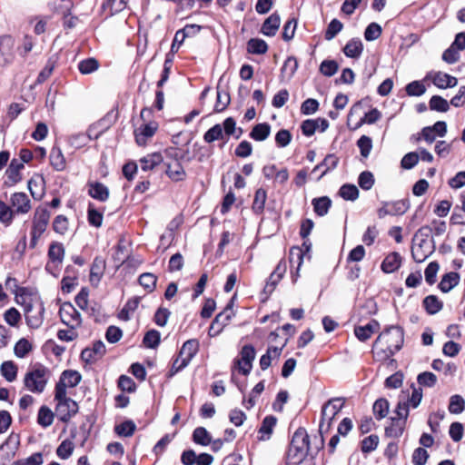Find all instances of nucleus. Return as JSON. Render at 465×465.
Returning <instances> with one entry per match:
<instances>
[{
    "label": "nucleus",
    "mask_w": 465,
    "mask_h": 465,
    "mask_svg": "<svg viewBox=\"0 0 465 465\" xmlns=\"http://www.w3.org/2000/svg\"><path fill=\"white\" fill-rule=\"evenodd\" d=\"M403 379V372L398 371L385 379L384 387L387 389H398L402 386Z\"/></svg>",
    "instance_id": "69168bd1"
},
{
    "label": "nucleus",
    "mask_w": 465,
    "mask_h": 465,
    "mask_svg": "<svg viewBox=\"0 0 465 465\" xmlns=\"http://www.w3.org/2000/svg\"><path fill=\"white\" fill-rule=\"evenodd\" d=\"M311 450L310 436L303 427H299L292 434V465L301 464Z\"/></svg>",
    "instance_id": "7ed1b4c3"
},
{
    "label": "nucleus",
    "mask_w": 465,
    "mask_h": 465,
    "mask_svg": "<svg viewBox=\"0 0 465 465\" xmlns=\"http://www.w3.org/2000/svg\"><path fill=\"white\" fill-rule=\"evenodd\" d=\"M440 264L437 261L430 262L424 270L425 281L429 285H433L437 281V273Z\"/></svg>",
    "instance_id": "13d9d810"
},
{
    "label": "nucleus",
    "mask_w": 465,
    "mask_h": 465,
    "mask_svg": "<svg viewBox=\"0 0 465 465\" xmlns=\"http://www.w3.org/2000/svg\"><path fill=\"white\" fill-rule=\"evenodd\" d=\"M10 205L15 214H25L31 208V201L25 193L17 192L11 195Z\"/></svg>",
    "instance_id": "f8f14e48"
},
{
    "label": "nucleus",
    "mask_w": 465,
    "mask_h": 465,
    "mask_svg": "<svg viewBox=\"0 0 465 465\" xmlns=\"http://www.w3.org/2000/svg\"><path fill=\"white\" fill-rule=\"evenodd\" d=\"M432 228L430 225H423L419 228L413 237L412 243L417 244L420 251L425 248V243H428V240L432 236Z\"/></svg>",
    "instance_id": "c756f323"
},
{
    "label": "nucleus",
    "mask_w": 465,
    "mask_h": 465,
    "mask_svg": "<svg viewBox=\"0 0 465 465\" xmlns=\"http://www.w3.org/2000/svg\"><path fill=\"white\" fill-rule=\"evenodd\" d=\"M280 24V15L277 13H273L265 19L261 31L264 35L274 36L279 29Z\"/></svg>",
    "instance_id": "cd10ccee"
},
{
    "label": "nucleus",
    "mask_w": 465,
    "mask_h": 465,
    "mask_svg": "<svg viewBox=\"0 0 465 465\" xmlns=\"http://www.w3.org/2000/svg\"><path fill=\"white\" fill-rule=\"evenodd\" d=\"M374 183V175L371 171H362L358 176V184L363 191L371 190Z\"/></svg>",
    "instance_id": "052dcab7"
},
{
    "label": "nucleus",
    "mask_w": 465,
    "mask_h": 465,
    "mask_svg": "<svg viewBox=\"0 0 465 465\" xmlns=\"http://www.w3.org/2000/svg\"><path fill=\"white\" fill-rule=\"evenodd\" d=\"M262 173L266 179L272 180L275 185L285 184L289 179L288 169L278 168L275 164L265 165Z\"/></svg>",
    "instance_id": "9b49d317"
},
{
    "label": "nucleus",
    "mask_w": 465,
    "mask_h": 465,
    "mask_svg": "<svg viewBox=\"0 0 465 465\" xmlns=\"http://www.w3.org/2000/svg\"><path fill=\"white\" fill-rule=\"evenodd\" d=\"M276 422H277V419L272 415L266 416L263 419L262 425L259 429V433L262 434V436L260 437L261 440H265L270 439V437L272 433V430H273L274 426L276 425Z\"/></svg>",
    "instance_id": "e433bc0d"
},
{
    "label": "nucleus",
    "mask_w": 465,
    "mask_h": 465,
    "mask_svg": "<svg viewBox=\"0 0 465 465\" xmlns=\"http://www.w3.org/2000/svg\"><path fill=\"white\" fill-rule=\"evenodd\" d=\"M15 213L11 205L9 206L5 202L0 201V222L5 226H9L15 217Z\"/></svg>",
    "instance_id": "bf43d9fd"
},
{
    "label": "nucleus",
    "mask_w": 465,
    "mask_h": 465,
    "mask_svg": "<svg viewBox=\"0 0 465 465\" xmlns=\"http://www.w3.org/2000/svg\"><path fill=\"white\" fill-rule=\"evenodd\" d=\"M406 94L409 96H421L426 92L425 84L420 80H414L405 86Z\"/></svg>",
    "instance_id": "5fc2aeb1"
},
{
    "label": "nucleus",
    "mask_w": 465,
    "mask_h": 465,
    "mask_svg": "<svg viewBox=\"0 0 465 465\" xmlns=\"http://www.w3.org/2000/svg\"><path fill=\"white\" fill-rule=\"evenodd\" d=\"M24 167L25 165L23 163H20L18 159L14 158L5 171L7 179L4 183L5 185L13 186L19 183L22 180L20 171L24 169Z\"/></svg>",
    "instance_id": "f3484780"
},
{
    "label": "nucleus",
    "mask_w": 465,
    "mask_h": 465,
    "mask_svg": "<svg viewBox=\"0 0 465 465\" xmlns=\"http://www.w3.org/2000/svg\"><path fill=\"white\" fill-rule=\"evenodd\" d=\"M287 270L286 262L281 261L274 271L271 273L264 288H263V294H265V299L274 291L276 285L281 281V279L283 277Z\"/></svg>",
    "instance_id": "4468645a"
},
{
    "label": "nucleus",
    "mask_w": 465,
    "mask_h": 465,
    "mask_svg": "<svg viewBox=\"0 0 465 465\" xmlns=\"http://www.w3.org/2000/svg\"><path fill=\"white\" fill-rule=\"evenodd\" d=\"M127 6V0H105L102 5L104 11L109 10L108 15L113 16L124 10Z\"/></svg>",
    "instance_id": "ea45409f"
},
{
    "label": "nucleus",
    "mask_w": 465,
    "mask_h": 465,
    "mask_svg": "<svg viewBox=\"0 0 465 465\" xmlns=\"http://www.w3.org/2000/svg\"><path fill=\"white\" fill-rule=\"evenodd\" d=\"M433 84L439 89L452 88L458 84V79L448 73L436 72L434 74Z\"/></svg>",
    "instance_id": "bb28decb"
},
{
    "label": "nucleus",
    "mask_w": 465,
    "mask_h": 465,
    "mask_svg": "<svg viewBox=\"0 0 465 465\" xmlns=\"http://www.w3.org/2000/svg\"><path fill=\"white\" fill-rule=\"evenodd\" d=\"M267 199L266 191L262 188H259L255 192L253 203H252V211L255 213H262L264 210L265 202Z\"/></svg>",
    "instance_id": "864d4df0"
},
{
    "label": "nucleus",
    "mask_w": 465,
    "mask_h": 465,
    "mask_svg": "<svg viewBox=\"0 0 465 465\" xmlns=\"http://www.w3.org/2000/svg\"><path fill=\"white\" fill-rule=\"evenodd\" d=\"M63 5L61 6V13L63 15V25L64 28L73 29L76 26L79 22V18L75 15H72L71 8L73 4L69 0H63Z\"/></svg>",
    "instance_id": "a878e982"
},
{
    "label": "nucleus",
    "mask_w": 465,
    "mask_h": 465,
    "mask_svg": "<svg viewBox=\"0 0 465 465\" xmlns=\"http://www.w3.org/2000/svg\"><path fill=\"white\" fill-rule=\"evenodd\" d=\"M247 50L251 54H262L268 50L266 42L259 38H252L247 43Z\"/></svg>",
    "instance_id": "8fccbe9b"
},
{
    "label": "nucleus",
    "mask_w": 465,
    "mask_h": 465,
    "mask_svg": "<svg viewBox=\"0 0 465 465\" xmlns=\"http://www.w3.org/2000/svg\"><path fill=\"white\" fill-rule=\"evenodd\" d=\"M356 145L358 146L361 155L363 158H367L372 149V140L370 136L366 134H362L356 142Z\"/></svg>",
    "instance_id": "680f3d73"
},
{
    "label": "nucleus",
    "mask_w": 465,
    "mask_h": 465,
    "mask_svg": "<svg viewBox=\"0 0 465 465\" xmlns=\"http://www.w3.org/2000/svg\"><path fill=\"white\" fill-rule=\"evenodd\" d=\"M204 142L211 143L217 140H225L223 127L221 124H217L211 127L204 134H203Z\"/></svg>",
    "instance_id": "603ef678"
},
{
    "label": "nucleus",
    "mask_w": 465,
    "mask_h": 465,
    "mask_svg": "<svg viewBox=\"0 0 465 465\" xmlns=\"http://www.w3.org/2000/svg\"><path fill=\"white\" fill-rule=\"evenodd\" d=\"M342 52L348 58L358 59L363 52L362 41L358 37L350 39L342 48Z\"/></svg>",
    "instance_id": "b1692460"
},
{
    "label": "nucleus",
    "mask_w": 465,
    "mask_h": 465,
    "mask_svg": "<svg viewBox=\"0 0 465 465\" xmlns=\"http://www.w3.org/2000/svg\"><path fill=\"white\" fill-rule=\"evenodd\" d=\"M450 102L439 94H434L429 101V108L431 111L446 113L450 110Z\"/></svg>",
    "instance_id": "79ce46f5"
},
{
    "label": "nucleus",
    "mask_w": 465,
    "mask_h": 465,
    "mask_svg": "<svg viewBox=\"0 0 465 465\" xmlns=\"http://www.w3.org/2000/svg\"><path fill=\"white\" fill-rule=\"evenodd\" d=\"M402 257L398 252L389 253L382 261L381 269L384 273H392L399 270Z\"/></svg>",
    "instance_id": "412c9836"
},
{
    "label": "nucleus",
    "mask_w": 465,
    "mask_h": 465,
    "mask_svg": "<svg viewBox=\"0 0 465 465\" xmlns=\"http://www.w3.org/2000/svg\"><path fill=\"white\" fill-rule=\"evenodd\" d=\"M193 440L196 444L207 446L211 444L212 437L205 428L197 427L193 432Z\"/></svg>",
    "instance_id": "49530a36"
},
{
    "label": "nucleus",
    "mask_w": 465,
    "mask_h": 465,
    "mask_svg": "<svg viewBox=\"0 0 465 465\" xmlns=\"http://www.w3.org/2000/svg\"><path fill=\"white\" fill-rule=\"evenodd\" d=\"M345 399L342 397H336L328 400L322 407L321 410V420L319 424V439L316 445V451L312 454V458H314L318 452L324 448L325 439H323V422L328 417V410L331 409V416L329 420H334L335 417L339 414L341 409L344 407Z\"/></svg>",
    "instance_id": "f257e3e1"
},
{
    "label": "nucleus",
    "mask_w": 465,
    "mask_h": 465,
    "mask_svg": "<svg viewBox=\"0 0 465 465\" xmlns=\"http://www.w3.org/2000/svg\"><path fill=\"white\" fill-rule=\"evenodd\" d=\"M343 29V24L337 18H333L328 24L324 31V39L331 41L337 36V35Z\"/></svg>",
    "instance_id": "a18cd8bd"
},
{
    "label": "nucleus",
    "mask_w": 465,
    "mask_h": 465,
    "mask_svg": "<svg viewBox=\"0 0 465 465\" xmlns=\"http://www.w3.org/2000/svg\"><path fill=\"white\" fill-rule=\"evenodd\" d=\"M165 173L173 182H181L186 178V173L181 162H166Z\"/></svg>",
    "instance_id": "393cba45"
},
{
    "label": "nucleus",
    "mask_w": 465,
    "mask_h": 465,
    "mask_svg": "<svg viewBox=\"0 0 465 465\" xmlns=\"http://www.w3.org/2000/svg\"><path fill=\"white\" fill-rule=\"evenodd\" d=\"M61 322L74 330L81 325V314L70 302H64L59 310Z\"/></svg>",
    "instance_id": "6e6552de"
},
{
    "label": "nucleus",
    "mask_w": 465,
    "mask_h": 465,
    "mask_svg": "<svg viewBox=\"0 0 465 465\" xmlns=\"http://www.w3.org/2000/svg\"><path fill=\"white\" fill-rule=\"evenodd\" d=\"M394 347V351H401L404 344V329L400 325H389L379 334L373 341L372 350L377 349L380 342Z\"/></svg>",
    "instance_id": "20e7f679"
},
{
    "label": "nucleus",
    "mask_w": 465,
    "mask_h": 465,
    "mask_svg": "<svg viewBox=\"0 0 465 465\" xmlns=\"http://www.w3.org/2000/svg\"><path fill=\"white\" fill-rule=\"evenodd\" d=\"M50 163L54 170L61 172L65 169L66 162L65 158L59 147L54 146L49 155Z\"/></svg>",
    "instance_id": "72a5a7b5"
},
{
    "label": "nucleus",
    "mask_w": 465,
    "mask_h": 465,
    "mask_svg": "<svg viewBox=\"0 0 465 465\" xmlns=\"http://www.w3.org/2000/svg\"><path fill=\"white\" fill-rule=\"evenodd\" d=\"M312 242L310 241V239H308V237L305 240H303L302 247L292 245V250L297 249L300 252L298 253L297 273L299 272V270L302 264L303 263L304 258L306 257L308 260L312 259Z\"/></svg>",
    "instance_id": "4c0bfd02"
},
{
    "label": "nucleus",
    "mask_w": 465,
    "mask_h": 465,
    "mask_svg": "<svg viewBox=\"0 0 465 465\" xmlns=\"http://www.w3.org/2000/svg\"><path fill=\"white\" fill-rule=\"evenodd\" d=\"M331 203V199L327 195L315 197L312 200L313 212L320 217H322L329 213Z\"/></svg>",
    "instance_id": "c85d7f7f"
},
{
    "label": "nucleus",
    "mask_w": 465,
    "mask_h": 465,
    "mask_svg": "<svg viewBox=\"0 0 465 465\" xmlns=\"http://www.w3.org/2000/svg\"><path fill=\"white\" fill-rule=\"evenodd\" d=\"M340 64L335 59H324L319 66V72L326 77H331L339 71Z\"/></svg>",
    "instance_id": "58836bf2"
},
{
    "label": "nucleus",
    "mask_w": 465,
    "mask_h": 465,
    "mask_svg": "<svg viewBox=\"0 0 465 465\" xmlns=\"http://www.w3.org/2000/svg\"><path fill=\"white\" fill-rule=\"evenodd\" d=\"M448 410L451 414H460L465 410V401L462 396L454 394L450 398Z\"/></svg>",
    "instance_id": "6e6d98bb"
},
{
    "label": "nucleus",
    "mask_w": 465,
    "mask_h": 465,
    "mask_svg": "<svg viewBox=\"0 0 465 465\" xmlns=\"http://www.w3.org/2000/svg\"><path fill=\"white\" fill-rule=\"evenodd\" d=\"M390 410V402L386 398L377 399L372 405V412L377 420L384 419Z\"/></svg>",
    "instance_id": "473e14b6"
},
{
    "label": "nucleus",
    "mask_w": 465,
    "mask_h": 465,
    "mask_svg": "<svg viewBox=\"0 0 465 465\" xmlns=\"http://www.w3.org/2000/svg\"><path fill=\"white\" fill-rule=\"evenodd\" d=\"M88 185V194L102 203L106 202L109 199V189L106 185L100 182H89Z\"/></svg>",
    "instance_id": "6ab92c4d"
},
{
    "label": "nucleus",
    "mask_w": 465,
    "mask_h": 465,
    "mask_svg": "<svg viewBox=\"0 0 465 465\" xmlns=\"http://www.w3.org/2000/svg\"><path fill=\"white\" fill-rule=\"evenodd\" d=\"M48 257L52 262L62 263L64 257V248L61 242H53L48 250Z\"/></svg>",
    "instance_id": "37998d69"
},
{
    "label": "nucleus",
    "mask_w": 465,
    "mask_h": 465,
    "mask_svg": "<svg viewBox=\"0 0 465 465\" xmlns=\"http://www.w3.org/2000/svg\"><path fill=\"white\" fill-rule=\"evenodd\" d=\"M339 161L340 159L335 153H328L321 163L314 166L312 170V174L321 171V173L316 178V181H320L323 176L338 167Z\"/></svg>",
    "instance_id": "ddd939ff"
},
{
    "label": "nucleus",
    "mask_w": 465,
    "mask_h": 465,
    "mask_svg": "<svg viewBox=\"0 0 465 465\" xmlns=\"http://www.w3.org/2000/svg\"><path fill=\"white\" fill-rule=\"evenodd\" d=\"M233 312H230L229 314L224 315V313H218L213 319V322L208 331V334L211 337L216 336L222 332L223 328L229 323L232 316Z\"/></svg>",
    "instance_id": "5701e85b"
},
{
    "label": "nucleus",
    "mask_w": 465,
    "mask_h": 465,
    "mask_svg": "<svg viewBox=\"0 0 465 465\" xmlns=\"http://www.w3.org/2000/svg\"><path fill=\"white\" fill-rule=\"evenodd\" d=\"M460 274L457 272H449L441 276L438 288L443 293L450 292L452 289L459 285Z\"/></svg>",
    "instance_id": "a211bd4d"
},
{
    "label": "nucleus",
    "mask_w": 465,
    "mask_h": 465,
    "mask_svg": "<svg viewBox=\"0 0 465 465\" xmlns=\"http://www.w3.org/2000/svg\"><path fill=\"white\" fill-rule=\"evenodd\" d=\"M338 194L345 201L354 202L359 198L360 191L353 183H343L338 192Z\"/></svg>",
    "instance_id": "f704fd0d"
},
{
    "label": "nucleus",
    "mask_w": 465,
    "mask_h": 465,
    "mask_svg": "<svg viewBox=\"0 0 465 465\" xmlns=\"http://www.w3.org/2000/svg\"><path fill=\"white\" fill-rule=\"evenodd\" d=\"M436 250V242L434 240V237L431 236L428 240V243H425V248L423 251H420L422 253L421 255L418 254V252L414 250V247H411V257L414 260V262L418 263L423 262L427 258H429Z\"/></svg>",
    "instance_id": "2f4dec72"
},
{
    "label": "nucleus",
    "mask_w": 465,
    "mask_h": 465,
    "mask_svg": "<svg viewBox=\"0 0 465 465\" xmlns=\"http://www.w3.org/2000/svg\"><path fill=\"white\" fill-rule=\"evenodd\" d=\"M163 161V157L159 153L148 154L140 160V166L143 171L153 170L155 166Z\"/></svg>",
    "instance_id": "a19ab883"
},
{
    "label": "nucleus",
    "mask_w": 465,
    "mask_h": 465,
    "mask_svg": "<svg viewBox=\"0 0 465 465\" xmlns=\"http://www.w3.org/2000/svg\"><path fill=\"white\" fill-rule=\"evenodd\" d=\"M253 346L244 345L240 351V358L234 361V367L243 375H248L252 367V361L255 358Z\"/></svg>",
    "instance_id": "0eeeda50"
},
{
    "label": "nucleus",
    "mask_w": 465,
    "mask_h": 465,
    "mask_svg": "<svg viewBox=\"0 0 465 465\" xmlns=\"http://www.w3.org/2000/svg\"><path fill=\"white\" fill-rule=\"evenodd\" d=\"M158 129V124L153 121H149L142 124L134 131L135 142L138 145H144L147 140L153 136Z\"/></svg>",
    "instance_id": "dca6fc26"
},
{
    "label": "nucleus",
    "mask_w": 465,
    "mask_h": 465,
    "mask_svg": "<svg viewBox=\"0 0 465 465\" xmlns=\"http://www.w3.org/2000/svg\"><path fill=\"white\" fill-rule=\"evenodd\" d=\"M105 353V345L102 341H97L92 348H85L81 352V359L92 364L101 359Z\"/></svg>",
    "instance_id": "2eb2a0df"
},
{
    "label": "nucleus",
    "mask_w": 465,
    "mask_h": 465,
    "mask_svg": "<svg viewBox=\"0 0 465 465\" xmlns=\"http://www.w3.org/2000/svg\"><path fill=\"white\" fill-rule=\"evenodd\" d=\"M43 461V454L41 452H35L25 459L14 461L12 465H42Z\"/></svg>",
    "instance_id": "774afa93"
},
{
    "label": "nucleus",
    "mask_w": 465,
    "mask_h": 465,
    "mask_svg": "<svg viewBox=\"0 0 465 465\" xmlns=\"http://www.w3.org/2000/svg\"><path fill=\"white\" fill-rule=\"evenodd\" d=\"M54 418V413L51 411V409L45 405L40 407L37 414V422L44 428L49 427Z\"/></svg>",
    "instance_id": "c03bdc74"
},
{
    "label": "nucleus",
    "mask_w": 465,
    "mask_h": 465,
    "mask_svg": "<svg viewBox=\"0 0 465 465\" xmlns=\"http://www.w3.org/2000/svg\"><path fill=\"white\" fill-rule=\"evenodd\" d=\"M82 376L81 374L73 370H66L63 371L60 381H63V382L66 383V386L69 387H75L77 386L81 381Z\"/></svg>",
    "instance_id": "4d7b16f0"
},
{
    "label": "nucleus",
    "mask_w": 465,
    "mask_h": 465,
    "mask_svg": "<svg viewBox=\"0 0 465 465\" xmlns=\"http://www.w3.org/2000/svg\"><path fill=\"white\" fill-rule=\"evenodd\" d=\"M320 107V103L317 99L307 98L302 103L300 111L303 115H312L315 114Z\"/></svg>",
    "instance_id": "338daca9"
},
{
    "label": "nucleus",
    "mask_w": 465,
    "mask_h": 465,
    "mask_svg": "<svg viewBox=\"0 0 465 465\" xmlns=\"http://www.w3.org/2000/svg\"><path fill=\"white\" fill-rule=\"evenodd\" d=\"M422 306L429 315H435L443 308V302L437 295L430 294L422 300Z\"/></svg>",
    "instance_id": "7c9ffc66"
},
{
    "label": "nucleus",
    "mask_w": 465,
    "mask_h": 465,
    "mask_svg": "<svg viewBox=\"0 0 465 465\" xmlns=\"http://www.w3.org/2000/svg\"><path fill=\"white\" fill-rule=\"evenodd\" d=\"M379 445V436L376 434H371L368 437H365L361 441V450L362 453H370L377 449Z\"/></svg>",
    "instance_id": "e2e57ef3"
},
{
    "label": "nucleus",
    "mask_w": 465,
    "mask_h": 465,
    "mask_svg": "<svg viewBox=\"0 0 465 465\" xmlns=\"http://www.w3.org/2000/svg\"><path fill=\"white\" fill-rule=\"evenodd\" d=\"M50 371L42 364H36L27 371L24 379L25 387L34 393H42L47 384Z\"/></svg>",
    "instance_id": "f03ea898"
},
{
    "label": "nucleus",
    "mask_w": 465,
    "mask_h": 465,
    "mask_svg": "<svg viewBox=\"0 0 465 465\" xmlns=\"http://www.w3.org/2000/svg\"><path fill=\"white\" fill-rule=\"evenodd\" d=\"M330 126V123L326 118H308L303 120L300 124V130L303 136L311 137L316 131L324 133Z\"/></svg>",
    "instance_id": "423d86ee"
},
{
    "label": "nucleus",
    "mask_w": 465,
    "mask_h": 465,
    "mask_svg": "<svg viewBox=\"0 0 465 465\" xmlns=\"http://www.w3.org/2000/svg\"><path fill=\"white\" fill-rule=\"evenodd\" d=\"M199 347L200 344L198 340H188L183 344L179 351V357L187 364H189L192 359L197 354Z\"/></svg>",
    "instance_id": "4be33fe9"
},
{
    "label": "nucleus",
    "mask_w": 465,
    "mask_h": 465,
    "mask_svg": "<svg viewBox=\"0 0 465 465\" xmlns=\"http://www.w3.org/2000/svg\"><path fill=\"white\" fill-rule=\"evenodd\" d=\"M138 282L146 291L152 292L156 287L157 277L150 272L142 273Z\"/></svg>",
    "instance_id": "0e129e2a"
},
{
    "label": "nucleus",
    "mask_w": 465,
    "mask_h": 465,
    "mask_svg": "<svg viewBox=\"0 0 465 465\" xmlns=\"http://www.w3.org/2000/svg\"><path fill=\"white\" fill-rule=\"evenodd\" d=\"M382 34V27L376 22L370 23L363 33L364 39L368 42L377 40Z\"/></svg>",
    "instance_id": "3c124183"
},
{
    "label": "nucleus",
    "mask_w": 465,
    "mask_h": 465,
    "mask_svg": "<svg viewBox=\"0 0 465 465\" xmlns=\"http://www.w3.org/2000/svg\"><path fill=\"white\" fill-rule=\"evenodd\" d=\"M106 268V262L102 256H96L90 269V282L93 285H98Z\"/></svg>",
    "instance_id": "aec40b11"
},
{
    "label": "nucleus",
    "mask_w": 465,
    "mask_h": 465,
    "mask_svg": "<svg viewBox=\"0 0 465 465\" xmlns=\"http://www.w3.org/2000/svg\"><path fill=\"white\" fill-rule=\"evenodd\" d=\"M271 134V126L267 123L254 125L250 133V137L255 141L262 142L266 140Z\"/></svg>",
    "instance_id": "c9c22d12"
},
{
    "label": "nucleus",
    "mask_w": 465,
    "mask_h": 465,
    "mask_svg": "<svg viewBox=\"0 0 465 465\" xmlns=\"http://www.w3.org/2000/svg\"><path fill=\"white\" fill-rule=\"evenodd\" d=\"M78 409L77 402L69 398L57 402L55 414L62 422L67 423L78 412Z\"/></svg>",
    "instance_id": "9d476101"
},
{
    "label": "nucleus",
    "mask_w": 465,
    "mask_h": 465,
    "mask_svg": "<svg viewBox=\"0 0 465 465\" xmlns=\"http://www.w3.org/2000/svg\"><path fill=\"white\" fill-rule=\"evenodd\" d=\"M24 311L26 324L32 329L39 328L44 322L45 306L40 299L31 298L24 301Z\"/></svg>",
    "instance_id": "39448f33"
},
{
    "label": "nucleus",
    "mask_w": 465,
    "mask_h": 465,
    "mask_svg": "<svg viewBox=\"0 0 465 465\" xmlns=\"http://www.w3.org/2000/svg\"><path fill=\"white\" fill-rule=\"evenodd\" d=\"M2 376L9 382L14 381L17 376V366L12 361H4L0 368Z\"/></svg>",
    "instance_id": "09e8293b"
},
{
    "label": "nucleus",
    "mask_w": 465,
    "mask_h": 465,
    "mask_svg": "<svg viewBox=\"0 0 465 465\" xmlns=\"http://www.w3.org/2000/svg\"><path fill=\"white\" fill-rule=\"evenodd\" d=\"M390 212L391 215H402L404 214L411 207V203L409 198H404L398 201L390 202Z\"/></svg>",
    "instance_id": "de8ad7c7"
},
{
    "label": "nucleus",
    "mask_w": 465,
    "mask_h": 465,
    "mask_svg": "<svg viewBox=\"0 0 465 465\" xmlns=\"http://www.w3.org/2000/svg\"><path fill=\"white\" fill-rule=\"evenodd\" d=\"M15 59V39L9 35L0 36V66L5 67Z\"/></svg>",
    "instance_id": "1a4fd4ad"
}]
</instances>
